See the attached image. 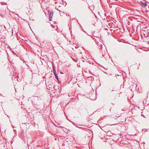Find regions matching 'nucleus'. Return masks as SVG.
<instances>
[{
    "label": "nucleus",
    "instance_id": "f257e3e1",
    "mask_svg": "<svg viewBox=\"0 0 149 149\" xmlns=\"http://www.w3.org/2000/svg\"><path fill=\"white\" fill-rule=\"evenodd\" d=\"M140 4L141 6L143 7H146L147 5V3L146 2H143L142 1L140 2Z\"/></svg>",
    "mask_w": 149,
    "mask_h": 149
},
{
    "label": "nucleus",
    "instance_id": "f03ea898",
    "mask_svg": "<svg viewBox=\"0 0 149 149\" xmlns=\"http://www.w3.org/2000/svg\"><path fill=\"white\" fill-rule=\"evenodd\" d=\"M49 13H50L49 14V20L51 21L52 20V18L53 15V11L51 12L50 13L49 12H48Z\"/></svg>",
    "mask_w": 149,
    "mask_h": 149
},
{
    "label": "nucleus",
    "instance_id": "7ed1b4c3",
    "mask_svg": "<svg viewBox=\"0 0 149 149\" xmlns=\"http://www.w3.org/2000/svg\"><path fill=\"white\" fill-rule=\"evenodd\" d=\"M114 107H112L111 108H110L109 111L111 112H113L114 111Z\"/></svg>",
    "mask_w": 149,
    "mask_h": 149
},
{
    "label": "nucleus",
    "instance_id": "20e7f679",
    "mask_svg": "<svg viewBox=\"0 0 149 149\" xmlns=\"http://www.w3.org/2000/svg\"><path fill=\"white\" fill-rule=\"evenodd\" d=\"M55 76L56 78L57 79V80L58 81H59V80L58 78V77L57 75H55Z\"/></svg>",
    "mask_w": 149,
    "mask_h": 149
},
{
    "label": "nucleus",
    "instance_id": "39448f33",
    "mask_svg": "<svg viewBox=\"0 0 149 149\" xmlns=\"http://www.w3.org/2000/svg\"><path fill=\"white\" fill-rule=\"evenodd\" d=\"M53 72L56 71V70H55L54 67L53 66Z\"/></svg>",
    "mask_w": 149,
    "mask_h": 149
},
{
    "label": "nucleus",
    "instance_id": "423d86ee",
    "mask_svg": "<svg viewBox=\"0 0 149 149\" xmlns=\"http://www.w3.org/2000/svg\"><path fill=\"white\" fill-rule=\"evenodd\" d=\"M54 75H57L56 71L55 72H54Z\"/></svg>",
    "mask_w": 149,
    "mask_h": 149
},
{
    "label": "nucleus",
    "instance_id": "0eeeda50",
    "mask_svg": "<svg viewBox=\"0 0 149 149\" xmlns=\"http://www.w3.org/2000/svg\"><path fill=\"white\" fill-rule=\"evenodd\" d=\"M65 144H64V143H62V146H65Z\"/></svg>",
    "mask_w": 149,
    "mask_h": 149
}]
</instances>
